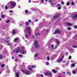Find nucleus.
Segmentation results:
<instances>
[{"label": "nucleus", "instance_id": "3", "mask_svg": "<svg viewBox=\"0 0 77 77\" xmlns=\"http://www.w3.org/2000/svg\"><path fill=\"white\" fill-rule=\"evenodd\" d=\"M11 8H14L16 6V3L15 2H11Z\"/></svg>", "mask_w": 77, "mask_h": 77}, {"label": "nucleus", "instance_id": "2", "mask_svg": "<svg viewBox=\"0 0 77 77\" xmlns=\"http://www.w3.org/2000/svg\"><path fill=\"white\" fill-rule=\"evenodd\" d=\"M22 50H20V49H16L14 50L13 51V52H14V53H18V52H19V51H22V50H23V49H24V47H21V48Z\"/></svg>", "mask_w": 77, "mask_h": 77}, {"label": "nucleus", "instance_id": "19", "mask_svg": "<svg viewBox=\"0 0 77 77\" xmlns=\"http://www.w3.org/2000/svg\"><path fill=\"white\" fill-rule=\"evenodd\" d=\"M5 66V64H2L1 66V67L2 68H3Z\"/></svg>", "mask_w": 77, "mask_h": 77}, {"label": "nucleus", "instance_id": "39", "mask_svg": "<svg viewBox=\"0 0 77 77\" xmlns=\"http://www.w3.org/2000/svg\"><path fill=\"white\" fill-rule=\"evenodd\" d=\"M9 12H10V13H13V11H9Z\"/></svg>", "mask_w": 77, "mask_h": 77}, {"label": "nucleus", "instance_id": "33", "mask_svg": "<svg viewBox=\"0 0 77 77\" xmlns=\"http://www.w3.org/2000/svg\"><path fill=\"white\" fill-rule=\"evenodd\" d=\"M18 56H19V57H22V55H21V54H19L18 55Z\"/></svg>", "mask_w": 77, "mask_h": 77}, {"label": "nucleus", "instance_id": "32", "mask_svg": "<svg viewBox=\"0 0 77 77\" xmlns=\"http://www.w3.org/2000/svg\"><path fill=\"white\" fill-rule=\"evenodd\" d=\"M72 73L73 74H75V71L73 70L72 71Z\"/></svg>", "mask_w": 77, "mask_h": 77}, {"label": "nucleus", "instance_id": "9", "mask_svg": "<svg viewBox=\"0 0 77 77\" xmlns=\"http://www.w3.org/2000/svg\"><path fill=\"white\" fill-rule=\"evenodd\" d=\"M56 33H60V32L59 30H57L54 32V34H56Z\"/></svg>", "mask_w": 77, "mask_h": 77}, {"label": "nucleus", "instance_id": "18", "mask_svg": "<svg viewBox=\"0 0 77 77\" xmlns=\"http://www.w3.org/2000/svg\"><path fill=\"white\" fill-rule=\"evenodd\" d=\"M2 57H3V55H0V60L2 59Z\"/></svg>", "mask_w": 77, "mask_h": 77}, {"label": "nucleus", "instance_id": "17", "mask_svg": "<svg viewBox=\"0 0 77 77\" xmlns=\"http://www.w3.org/2000/svg\"><path fill=\"white\" fill-rule=\"evenodd\" d=\"M32 68H36V66L35 65V66H31Z\"/></svg>", "mask_w": 77, "mask_h": 77}, {"label": "nucleus", "instance_id": "46", "mask_svg": "<svg viewBox=\"0 0 77 77\" xmlns=\"http://www.w3.org/2000/svg\"><path fill=\"white\" fill-rule=\"evenodd\" d=\"M29 22V23H31L32 22V21L31 20H29L28 21Z\"/></svg>", "mask_w": 77, "mask_h": 77}, {"label": "nucleus", "instance_id": "57", "mask_svg": "<svg viewBox=\"0 0 77 77\" xmlns=\"http://www.w3.org/2000/svg\"><path fill=\"white\" fill-rule=\"evenodd\" d=\"M29 3H30V2H31V1L29 0Z\"/></svg>", "mask_w": 77, "mask_h": 77}, {"label": "nucleus", "instance_id": "59", "mask_svg": "<svg viewBox=\"0 0 77 77\" xmlns=\"http://www.w3.org/2000/svg\"><path fill=\"white\" fill-rule=\"evenodd\" d=\"M48 29H46V32H48Z\"/></svg>", "mask_w": 77, "mask_h": 77}, {"label": "nucleus", "instance_id": "20", "mask_svg": "<svg viewBox=\"0 0 77 77\" xmlns=\"http://www.w3.org/2000/svg\"><path fill=\"white\" fill-rule=\"evenodd\" d=\"M25 36L26 38H29V36L27 35V34H25Z\"/></svg>", "mask_w": 77, "mask_h": 77}, {"label": "nucleus", "instance_id": "43", "mask_svg": "<svg viewBox=\"0 0 77 77\" xmlns=\"http://www.w3.org/2000/svg\"><path fill=\"white\" fill-rule=\"evenodd\" d=\"M5 41L6 42H8V43H9V41H6V40H5Z\"/></svg>", "mask_w": 77, "mask_h": 77}, {"label": "nucleus", "instance_id": "41", "mask_svg": "<svg viewBox=\"0 0 77 77\" xmlns=\"http://www.w3.org/2000/svg\"><path fill=\"white\" fill-rule=\"evenodd\" d=\"M18 39V38H15L14 39V41H17V40Z\"/></svg>", "mask_w": 77, "mask_h": 77}, {"label": "nucleus", "instance_id": "1", "mask_svg": "<svg viewBox=\"0 0 77 77\" xmlns=\"http://www.w3.org/2000/svg\"><path fill=\"white\" fill-rule=\"evenodd\" d=\"M26 31L28 33L29 36H30V34L31 33V29L30 26L26 27Z\"/></svg>", "mask_w": 77, "mask_h": 77}, {"label": "nucleus", "instance_id": "48", "mask_svg": "<svg viewBox=\"0 0 77 77\" xmlns=\"http://www.w3.org/2000/svg\"><path fill=\"white\" fill-rule=\"evenodd\" d=\"M25 13H27L28 12V11L27 10H26L25 11Z\"/></svg>", "mask_w": 77, "mask_h": 77}, {"label": "nucleus", "instance_id": "27", "mask_svg": "<svg viewBox=\"0 0 77 77\" xmlns=\"http://www.w3.org/2000/svg\"><path fill=\"white\" fill-rule=\"evenodd\" d=\"M57 43L58 45H59V42L58 40H57Z\"/></svg>", "mask_w": 77, "mask_h": 77}, {"label": "nucleus", "instance_id": "42", "mask_svg": "<svg viewBox=\"0 0 77 77\" xmlns=\"http://www.w3.org/2000/svg\"><path fill=\"white\" fill-rule=\"evenodd\" d=\"M72 66H75V64H72Z\"/></svg>", "mask_w": 77, "mask_h": 77}, {"label": "nucleus", "instance_id": "26", "mask_svg": "<svg viewBox=\"0 0 77 77\" xmlns=\"http://www.w3.org/2000/svg\"><path fill=\"white\" fill-rule=\"evenodd\" d=\"M74 27L75 28V29H77V26L76 25H75L74 26Z\"/></svg>", "mask_w": 77, "mask_h": 77}, {"label": "nucleus", "instance_id": "5", "mask_svg": "<svg viewBox=\"0 0 77 77\" xmlns=\"http://www.w3.org/2000/svg\"><path fill=\"white\" fill-rule=\"evenodd\" d=\"M52 74L50 72H47L45 73V75H51V77H52Z\"/></svg>", "mask_w": 77, "mask_h": 77}, {"label": "nucleus", "instance_id": "62", "mask_svg": "<svg viewBox=\"0 0 77 77\" xmlns=\"http://www.w3.org/2000/svg\"><path fill=\"white\" fill-rule=\"evenodd\" d=\"M15 60H16V61H17V60H18L17 59H16Z\"/></svg>", "mask_w": 77, "mask_h": 77}, {"label": "nucleus", "instance_id": "37", "mask_svg": "<svg viewBox=\"0 0 77 77\" xmlns=\"http://www.w3.org/2000/svg\"><path fill=\"white\" fill-rule=\"evenodd\" d=\"M71 5H74V3L73 2H72L71 3Z\"/></svg>", "mask_w": 77, "mask_h": 77}, {"label": "nucleus", "instance_id": "51", "mask_svg": "<svg viewBox=\"0 0 77 77\" xmlns=\"http://www.w3.org/2000/svg\"><path fill=\"white\" fill-rule=\"evenodd\" d=\"M41 77H43L44 76V75H42V74H41Z\"/></svg>", "mask_w": 77, "mask_h": 77}, {"label": "nucleus", "instance_id": "14", "mask_svg": "<svg viewBox=\"0 0 77 77\" xmlns=\"http://www.w3.org/2000/svg\"><path fill=\"white\" fill-rule=\"evenodd\" d=\"M52 72H54V73H57V72H56V71L55 70V69H53L52 70Z\"/></svg>", "mask_w": 77, "mask_h": 77}, {"label": "nucleus", "instance_id": "50", "mask_svg": "<svg viewBox=\"0 0 77 77\" xmlns=\"http://www.w3.org/2000/svg\"><path fill=\"white\" fill-rule=\"evenodd\" d=\"M43 2H44V0H42L41 1V2L43 3Z\"/></svg>", "mask_w": 77, "mask_h": 77}, {"label": "nucleus", "instance_id": "15", "mask_svg": "<svg viewBox=\"0 0 77 77\" xmlns=\"http://www.w3.org/2000/svg\"><path fill=\"white\" fill-rule=\"evenodd\" d=\"M19 72H17L16 73V76H17V77H19Z\"/></svg>", "mask_w": 77, "mask_h": 77}, {"label": "nucleus", "instance_id": "28", "mask_svg": "<svg viewBox=\"0 0 77 77\" xmlns=\"http://www.w3.org/2000/svg\"><path fill=\"white\" fill-rule=\"evenodd\" d=\"M46 65H49V63H48V62H47L46 63Z\"/></svg>", "mask_w": 77, "mask_h": 77}, {"label": "nucleus", "instance_id": "11", "mask_svg": "<svg viewBox=\"0 0 77 77\" xmlns=\"http://www.w3.org/2000/svg\"><path fill=\"white\" fill-rule=\"evenodd\" d=\"M67 25L69 26H72V24L70 23H66Z\"/></svg>", "mask_w": 77, "mask_h": 77}, {"label": "nucleus", "instance_id": "8", "mask_svg": "<svg viewBox=\"0 0 77 77\" xmlns=\"http://www.w3.org/2000/svg\"><path fill=\"white\" fill-rule=\"evenodd\" d=\"M59 17V15L58 14H55V16L54 17V19H56L58 17Z\"/></svg>", "mask_w": 77, "mask_h": 77}, {"label": "nucleus", "instance_id": "54", "mask_svg": "<svg viewBox=\"0 0 77 77\" xmlns=\"http://www.w3.org/2000/svg\"><path fill=\"white\" fill-rule=\"evenodd\" d=\"M38 19H36V20H35V22H37V21H38Z\"/></svg>", "mask_w": 77, "mask_h": 77}, {"label": "nucleus", "instance_id": "6", "mask_svg": "<svg viewBox=\"0 0 77 77\" xmlns=\"http://www.w3.org/2000/svg\"><path fill=\"white\" fill-rule=\"evenodd\" d=\"M22 71L23 72V73H24V74H26V75H29L30 74V72L28 71H25L23 70H22Z\"/></svg>", "mask_w": 77, "mask_h": 77}, {"label": "nucleus", "instance_id": "53", "mask_svg": "<svg viewBox=\"0 0 77 77\" xmlns=\"http://www.w3.org/2000/svg\"><path fill=\"white\" fill-rule=\"evenodd\" d=\"M53 46H54V45H51V48H53Z\"/></svg>", "mask_w": 77, "mask_h": 77}, {"label": "nucleus", "instance_id": "7", "mask_svg": "<svg viewBox=\"0 0 77 77\" xmlns=\"http://www.w3.org/2000/svg\"><path fill=\"white\" fill-rule=\"evenodd\" d=\"M63 56H62V57L58 60V63H60V62H62V60H63Z\"/></svg>", "mask_w": 77, "mask_h": 77}, {"label": "nucleus", "instance_id": "35", "mask_svg": "<svg viewBox=\"0 0 77 77\" xmlns=\"http://www.w3.org/2000/svg\"><path fill=\"white\" fill-rule=\"evenodd\" d=\"M61 3L62 5H64V2H61Z\"/></svg>", "mask_w": 77, "mask_h": 77}, {"label": "nucleus", "instance_id": "30", "mask_svg": "<svg viewBox=\"0 0 77 77\" xmlns=\"http://www.w3.org/2000/svg\"><path fill=\"white\" fill-rule=\"evenodd\" d=\"M37 56H38V54H35L34 55V57H37Z\"/></svg>", "mask_w": 77, "mask_h": 77}, {"label": "nucleus", "instance_id": "24", "mask_svg": "<svg viewBox=\"0 0 77 77\" xmlns=\"http://www.w3.org/2000/svg\"><path fill=\"white\" fill-rule=\"evenodd\" d=\"M40 34L38 33H37L35 34V36H37V35H39Z\"/></svg>", "mask_w": 77, "mask_h": 77}, {"label": "nucleus", "instance_id": "12", "mask_svg": "<svg viewBox=\"0 0 77 77\" xmlns=\"http://www.w3.org/2000/svg\"><path fill=\"white\" fill-rule=\"evenodd\" d=\"M16 32V30L15 29H14L13 30L12 34L13 35H14Z\"/></svg>", "mask_w": 77, "mask_h": 77}, {"label": "nucleus", "instance_id": "55", "mask_svg": "<svg viewBox=\"0 0 77 77\" xmlns=\"http://www.w3.org/2000/svg\"><path fill=\"white\" fill-rule=\"evenodd\" d=\"M63 73L64 74H65V72H63Z\"/></svg>", "mask_w": 77, "mask_h": 77}, {"label": "nucleus", "instance_id": "36", "mask_svg": "<svg viewBox=\"0 0 77 77\" xmlns=\"http://www.w3.org/2000/svg\"><path fill=\"white\" fill-rule=\"evenodd\" d=\"M14 70H15L16 69V67L15 66L13 68Z\"/></svg>", "mask_w": 77, "mask_h": 77}, {"label": "nucleus", "instance_id": "49", "mask_svg": "<svg viewBox=\"0 0 77 77\" xmlns=\"http://www.w3.org/2000/svg\"><path fill=\"white\" fill-rule=\"evenodd\" d=\"M52 2V0H49V2L50 3Z\"/></svg>", "mask_w": 77, "mask_h": 77}, {"label": "nucleus", "instance_id": "4", "mask_svg": "<svg viewBox=\"0 0 77 77\" xmlns=\"http://www.w3.org/2000/svg\"><path fill=\"white\" fill-rule=\"evenodd\" d=\"M34 45L36 47V48H39V46H38V43L37 40H35L34 41Z\"/></svg>", "mask_w": 77, "mask_h": 77}, {"label": "nucleus", "instance_id": "16", "mask_svg": "<svg viewBox=\"0 0 77 77\" xmlns=\"http://www.w3.org/2000/svg\"><path fill=\"white\" fill-rule=\"evenodd\" d=\"M25 24L26 25H29V22H27Z\"/></svg>", "mask_w": 77, "mask_h": 77}, {"label": "nucleus", "instance_id": "10", "mask_svg": "<svg viewBox=\"0 0 77 77\" xmlns=\"http://www.w3.org/2000/svg\"><path fill=\"white\" fill-rule=\"evenodd\" d=\"M77 18V14L74 15L72 17V18L73 20H76Z\"/></svg>", "mask_w": 77, "mask_h": 77}, {"label": "nucleus", "instance_id": "56", "mask_svg": "<svg viewBox=\"0 0 77 77\" xmlns=\"http://www.w3.org/2000/svg\"><path fill=\"white\" fill-rule=\"evenodd\" d=\"M32 38H34L35 37V36L34 35H33L32 36Z\"/></svg>", "mask_w": 77, "mask_h": 77}, {"label": "nucleus", "instance_id": "61", "mask_svg": "<svg viewBox=\"0 0 77 77\" xmlns=\"http://www.w3.org/2000/svg\"><path fill=\"white\" fill-rule=\"evenodd\" d=\"M6 38L7 39H8V38H9V37H8L7 38Z\"/></svg>", "mask_w": 77, "mask_h": 77}, {"label": "nucleus", "instance_id": "47", "mask_svg": "<svg viewBox=\"0 0 77 77\" xmlns=\"http://www.w3.org/2000/svg\"><path fill=\"white\" fill-rule=\"evenodd\" d=\"M60 9H61V7H58V9H59V10H60Z\"/></svg>", "mask_w": 77, "mask_h": 77}, {"label": "nucleus", "instance_id": "45", "mask_svg": "<svg viewBox=\"0 0 77 77\" xmlns=\"http://www.w3.org/2000/svg\"><path fill=\"white\" fill-rule=\"evenodd\" d=\"M9 22V20H8L7 21H6V23H8Z\"/></svg>", "mask_w": 77, "mask_h": 77}, {"label": "nucleus", "instance_id": "23", "mask_svg": "<svg viewBox=\"0 0 77 77\" xmlns=\"http://www.w3.org/2000/svg\"><path fill=\"white\" fill-rule=\"evenodd\" d=\"M72 47H73V48H77V46H72Z\"/></svg>", "mask_w": 77, "mask_h": 77}, {"label": "nucleus", "instance_id": "34", "mask_svg": "<svg viewBox=\"0 0 77 77\" xmlns=\"http://www.w3.org/2000/svg\"><path fill=\"white\" fill-rule=\"evenodd\" d=\"M66 5H67V6H69V3L67 2L66 3Z\"/></svg>", "mask_w": 77, "mask_h": 77}, {"label": "nucleus", "instance_id": "58", "mask_svg": "<svg viewBox=\"0 0 77 77\" xmlns=\"http://www.w3.org/2000/svg\"><path fill=\"white\" fill-rule=\"evenodd\" d=\"M8 44L9 45H11V44L8 43Z\"/></svg>", "mask_w": 77, "mask_h": 77}, {"label": "nucleus", "instance_id": "29", "mask_svg": "<svg viewBox=\"0 0 77 77\" xmlns=\"http://www.w3.org/2000/svg\"><path fill=\"white\" fill-rule=\"evenodd\" d=\"M2 18H5V15H2L1 16Z\"/></svg>", "mask_w": 77, "mask_h": 77}, {"label": "nucleus", "instance_id": "60", "mask_svg": "<svg viewBox=\"0 0 77 77\" xmlns=\"http://www.w3.org/2000/svg\"><path fill=\"white\" fill-rule=\"evenodd\" d=\"M0 21H2V18L0 17Z\"/></svg>", "mask_w": 77, "mask_h": 77}, {"label": "nucleus", "instance_id": "21", "mask_svg": "<svg viewBox=\"0 0 77 77\" xmlns=\"http://www.w3.org/2000/svg\"><path fill=\"white\" fill-rule=\"evenodd\" d=\"M47 59L48 60H50V57H49V56H48L47 57Z\"/></svg>", "mask_w": 77, "mask_h": 77}, {"label": "nucleus", "instance_id": "40", "mask_svg": "<svg viewBox=\"0 0 77 77\" xmlns=\"http://www.w3.org/2000/svg\"><path fill=\"white\" fill-rule=\"evenodd\" d=\"M57 6H60V4H57Z\"/></svg>", "mask_w": 77, "mask_h": 77}, {"label": "nucleus", "instance_id": "13", "mask_svg": "<svg viewBox=\"0 0 77 77\" xmlns=\"http://www.w3.org/2000/svg\"><path fill=\"white\" fill-rule=\"evenodd\" d=\"M26 51H23L22 52V53H21V54H26Z\"/></svg>", "mask_w": 77, "mask_h": 77}, {"label": "nucleus", "instance_id": "25", "mask_svg": "<svg viewBox=\"0 0 77 77\" xmlns=\"http://www.w3.org/2000/svg\"><path fill=\"white\" fill-rule=\"evenodd\" d=\"M68 30H71V27H68Z\"/></svg>", "mask_w": 77, "mask_h": 77}, {"label": "nucleus", "instance_id": "63", "mask_svg": "<svg viewBox=\"0 0 77 77\" xmlns=\"http://www.w3.org/2000/svg\"><path fill=\"white\" fill-rule=\"evenodd\" d=\"M51 5H54L52 3H51Z\"/></svg>", "mask_w": 77, "mask_h": 77}, {"label": "nucleus", "instance_id": "64", "mask_svg": "<svg viewBox=\"0 0 77 77\" xmlns=\"http://www.w3.org/2000/svg\"><path fill=\"white\" fill-rule=\"evenodd\" d=\"M56 69H59V68L57 67V68H56Z\"/></svg>", "mask_w": 77, "mask_h": 77}, {"label": "nucleus", "instance_id": "52", "mask_svg": "<svg viewBox=\"0 0 77 77\" xmlns=\"http://www.w3.org/2000/svg\"><path fill=\"white\" fill-rule=\"evenodd\" d=\"M12 59H14V57L13 56H12Z\"/></svg>", "mask_w": 77, "mask_h": 77}, {"label": "nucleus", "instance_id": "31", "mask_svg": "<svg viewBox=\"0 0 77 77\" xmlns=\"http://www.w3.org/2000/svg\"><path fill=\"white\" fill-rule=\"evenodd\" d=\"M67 73L68 74H69V75H70V72H68Z\"/></svg>", "mask_w": 77, "mask_h": 77}, {"label": "nucleus", "instance_id": "38", "mask_svg": "<svg viewBox=\"0 0 77 77\" xmlns=\"http://www.w3.org/2000/svg\"><path fill=\"white\" fill-rule=\"evenodd\" d=\"M5 9L6 10H7V9H8V7H7V6H5Z\"/></svg>", "mask_w": 77, "mask_h": 77}, {"label": "nucleus", "instance_id": "44", "mask_svg": "<svg viewBox=\"0 0 77 77\" xmlns=\"http://www.w3.org/2000/svg\"><path fill=\"white\" fill-rule=\"evenodd\" d=\"M69 59H71V56H69Z\"/></svg>", "mask_w": 77, "mask_h": 77}, {"label": "nucleus", "instance_id": "22", "mask_svg": "<svg viewBox=\"0 0 77 77\" xmlns=\"http://www.w3.org/2000/svg\"><path fill=\"white\" fill-rule=\"evenodd\" d=\"M29 70H30V71H32V68H30V67L28 68Z\"/></svg>", "mask_w": 77, "mask_h": 77}]
</instances>
